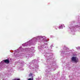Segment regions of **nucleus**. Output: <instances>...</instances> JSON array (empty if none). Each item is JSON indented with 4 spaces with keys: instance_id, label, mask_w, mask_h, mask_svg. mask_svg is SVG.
<instances>
[{
    "instance_id": "obj_3",
    "label": "nucleus",
    "mask_w": 80,
    "mask_h": 80,
    "mask_svg": "<svg viewBox=\"0 0 80 80\" xmlns=\"http://www.w3.org/2000/svg\"><path fill=\"white\" fill-rule=\"evenodd\" d=\"M28 80H33V78L32 77V78H29Z\"/></svg>"
},
{
    "instance_id": "obj_2",
    "label": "nucleus",
    "mask_w": 80,
    "mask_h": 80,
    "mask_svg": "<svg viewBox=\"0 0 80 80\" xmlns=\"http://www.w3.org/2000/svg\"><path fill=\"white\" fill-rule=\"evenodd\" d=\"M3 62H4L5 63H7V64H8L10 63V61H9V59H5L3 60Z\"/></svg>"
},
{
    "instance_id": "obj_1",
    "label": "nucleus",
    "mask_w": 80,
    "mask_h": 80,
    "mask_svg": "<svg viewBox=\"0 0 80 80\" xmlns=\"http://www.w3.org/2000/svg\"><path fill=\"white\" fill-rule=\"evenodd\" d=\"M71 61L74 62L76 63H77V62H78V59L75 57H72L71 58Z\"/></svg>"
},
{
    "instance_id": "obj_4",
    "label": "nucleus",
    "mask_w": 80,
    "mask_h": 80,
    "mask_svg": "<svg viewBox=\"0 0 80 80\" xmlns=\"http://www.w3.org/2000/svg\"><path fill=\"white\" fill-rule=\"evenodd\" d=\"M59 29H62V25H61L60 27H59Z\"/></svg>"
}]
</instances>
